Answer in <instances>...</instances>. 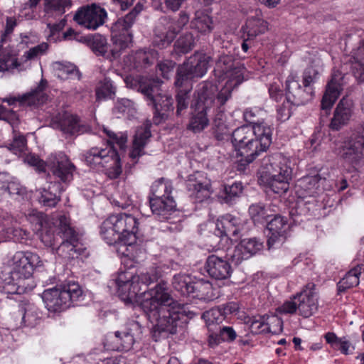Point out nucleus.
I'll return each mask as SVG.
<instances>
[{
  "label": "nucleus",
  "mask_w": 364,
  "mask_h": 364,
  "mask_svg": "<svg viewBox=\"0 0 364 364\" xmlns=\"http://www.w3.org/2000/svg\"><path fill=\"white\" fill-rule=\"evenodd\" d=\"M100 234L109 245L122 244V238L112 221L111 216L105 219L100 225Z\"/></svg>",
  "instance_id": "obj_38"
},
{
  "label": "nucleus",
  "mask_w": 364,
  "mask_h": 364,
  "mask_svg": "<svg viewBox=\"0 0 364 364\" xmlns=\"http://www.w3.org/2000/svg\"><path fill=\"white\" fill-rule=\"evenodd\" d=\"M150 124H146L138 127L134 136L132 149L129 153L130 158L136 162V159L143 156L145 152L144 149L151 136Z\"/></svg>",
  "instance_id": "obj_30"
},
{
  "label": "nucleus",
  "mask_w": 364,
  "mask_h": 364,
  "mask_svg": "<svg viewBox=\"0 0 364 364\" xmlns=\"http://www.w3.org/2000/svg\"><path fill=\"white\" fill-rule=\"evenodd\" d=\"M20 103L29 107H38L43 105L48 100V96L40 89H36L31 92L19 96Z\"/></svg>",
  "instance_id": "obj_43"
},
{
  "label": "nucleus",
  "mask_w": 364,
  "mask_h": 364,
  "mask_svg": "<svg viewBox=\"0 0 364 364\" xmlns=\"http://www.w3.org/2000/svg\"><path fill=\"white\" fill-rule=\"evenodd\" d=\"M143 4L137 3L136 6L124 17L119 18L112 26V42L113 47L107 51L105 37L95 35L89 41L91 50L109 61L119 58L122 50L128 48L132 43V33L130 28L134 24L136 16L143 10Z\"/></svg>",
  "instance_id": "obj_2"
},
{
  "label": "nucleus",
  "mask_w": 364,
  "mask_h": 364,
  "mask_svg": "<svg viewBox=\"0 0 364 364\" xmlns=\"http://www.w3.org/2000/svg\"><path fill=\"white\" fill-rule=\"evenodd\" d=\"M363 270V264H358L350 269L337 284L338 293H343L347 289L358 286L360 276Z\"/></svg>",
  "instance_id": "obj_37"
},
{
  "label": "nucleus",
  "mask_w": 364,
  "mask_h": 364,
  "mask_svg": "<svg viewBox=\"0 0 364 364\" xmlns=\"http://www.w3.org/2000/svg\"><path fill=\"white\" fill-rule=\"evenodd\" d=\"M137 278L134 277V280L129 283L122 284L117 287V292L120 299L126 303L140 302L144 299V294L149 291L141 288L137 283Z\"/></svg>",
  "instance_id": "obj_29"
},
{
  "label": "nucleus",
  "mask_w": 364,
  "mask_h": 364,
  "mask_svg": "<svg viewBox=\"0 0 364 364\" xmlns=\"http://www.w3.org/2000/svg\"><path fill=\"white\" fill-rule=\"evenodd\" d=\"M104 132L109 137L108 144L104 146H93L83 154L85 164L92 168H105L109 176L117 178L122 173L119 156L114 146L117 145L121 150L127 147L128 136L125 132L114 133L105 128Z\"/></svg>",
  "instance_id": "obj_3"
},
{
  "label": "nucleus",
  "mask_w": 364,
  "mask_h": 364,
  "mask_svg": "<svg viewBox=\"0 0 364 364\" xmlns=\"http://www.w3.org/2000/svg\"><path fill=\"white\" fill-rule=\"evenodd\" d=\"M136 112L134 102L128 99H121L117 101L113 108V113L122 116H133Z\"/></svg>",
  "instance_id": "obj_51"
},
{
  "label": "nucleus",
  "mask_w": 364,
  "mask_h": 364,
  "mask_svg": "<svg viewBox=\"0 0 364 364\" xmlns=\"http://www.w3.org/2000/svg\"><path fill=\"white\" fill-rule=\"evenodd\" d=\"M188 21L189 18L188 15L183 12H181L177 21L169 19L167 23V28L171 32H174V35L176 36L183 27L188 23Z\"/></svg>",
  "instance_id": "obj_58"
},
{
  "label": "nucleus",
  "mask_w": 364,
  "mask_h": 364,
  "mask_svg": "<svg viewBox=\"0 0 364 364\" xmlns=\"http://www.w3.org/2000/svg\"><path fill=\"white\" fill-rule=\"evenodd\" d=\"M32 306L28 305L24 309L22 321L24 326L33 327L36 324L38 315Z\"/></svg>",
  "instance_id": "obj_60"
},
{
  "label": "nucleus",
  "mask_w": 364,
  "mask_h": 364,
  "mask_svg": "<svg viewBox=\"0 0 364 364\" xmlns=\"http://www.w3.org/2000/svg\"><path fill=\"white\" fill-rule=\"evenodd\" d=\"M243 191V186L241 182H235L232 185H225L223 188L222 196L224 203L232 205L240 198Z\"/></svg>",
  "instance_id": "obj_44"
},
{
  "label": "nucleus",
  "mask_w": 364,
  "mask_h": 364,
  "mask_svg": "<svg viewBox=\"0 0 364 364\" xmlns=\"http://www.w3.org/2000/svg\"><path fill=\"white\" fill-rule=\"evenodd\" d=\"M53 125L66 136L82 134L91 130L90 127L82 123L77 115L66 112L55 117Z\"/></svg>",
  "instance_id": "obj_21"
},
{
  "label": "nucleus",
  "mask_w": 364,
  "mask_h": 364,
  "mask_svg": "<svg viewBox=\"0 0 364 364\" xmlns=\"http://www.w3.org/2000/svg\"><path fill=\"white\" fill-rule=\"evenodd\" d=\"M107 14L105 9L93 4L91 6L81 7L75 13L73 19L87 29L96 30L102 26Z\"/></svg>",
  "instance_id": "obj_18"
},
{
  "label": "nucleus",
  "mask_w": 364,
  "mask_h": 364,
  "mask_svg": "<svg viewBox=\"0 0 364 364\" xmlns=\"http://www.w3.org/2000/svg\"><path fill=\"white\" fill-rule=\"evenodd\" d=\"M172 189L171 181L164 178L156 181L151 187L150 208L159 221H168L170 223H174L179 220H175L178 213L176 209V202L171 196Z\"/></svg>",
  "instance_id": "obj_7"
},
{
  "label": "nucleus",
  "mask_w": 364,
  "mask_h": 364,
  "mask_svg": "<svg viewBox=\"0 0 364 364\" xmlns=\"http://www.w3.org/2000/svg\"><path fill=\"white\" fill-rule=\"evenodd\" d=\"M157 58V51L152 48H143L131 50L123 57L122 67L125 71L142 72L151 66Z\"/></svg>",
  "instance_id": "obj_17"
},
{
  "label": "nucleus",
  "mask_w": 364,
  "mask_h": 364,
  "mask_svg": "<svg viewBox=\"0 0 364 364\" xmlns=\"http://www.w3.org/2000/svg\"><path fill=\"white\" fill-rule=\"evenodd\" d=\"M321 179L318 174L301 178L296 183L297 192L303 197L314 196L317 193Z\"/></svg>",
  "instance_id": "obj_34"
},
{
  "label": "nucleus",
  "mask_w": 364,
  "mask_h": 364,
  "mask_svg": "<svg viewBox=\"0 0 364 364\" xmlns=\"http://www.w3.org/2000/svg\"><path fill=\"white\" fill-rule=\"evenodd\" d=\"M46 164L48 176L56 180L54 183L68 184L73 181L75 166L63 152L51 154L46 159Z\"/></svg>",
  "instance_id": "obj_13"
},
{
  "label": "nucleus",
  "mask_w": 364,
  "mask_h": 364,
  "mask_svg": "<svg viewBox=\"0 0 364 364\" xmlns=\"http://www.w3.org/2000/svg\"><path fill=\"white\" fill-rule=\"evenodd\" d=\"M112 221L121 235L122 244L131 246L136 242V234L138 230V221L130 214L119 213L110 215Z\"/></svg>",
  "instance_id": "obj_20"
},
{
  "label": "nucleus",
  "mask_w": 364,
  "mask_h": 364,
  "mask_svg": "<svg viewBox=\"0 0 364 364\" xmlns=\"http://www.w3.org/2000/svg\"><path fill=\"white\" fill-rule=\"evenodd\" d=\"M269 230L267 245L269 248L272 247L277 243L282 242L287 237L289 225L287 218L276 214L267 224Z\"/></svg>",
  "instance_id": "obj_27"
},
{
  "label": "nucleus",
  "mask_w": 364,
  "mask_h": 364,
  "mask_svg": "<svg viewBox=\"0 0 364 364\" xmlns=\"http://www.w3.org/2000/svg\"><path fill=\"white\" fill-rule=\"evenodd\" d=\"M229 252L223 256L221 254H213L209 255L205 263V269L208 275L217 280H223L229 278L232 269L229 263Z\"/></svg>",
  "instance_id": "obj_22"
},
{
  "label": "nucleus",
  "mask_w": 364,
  "mask_h": 364,
  "mask_svg": "<svg viewBox=\"0 0 364 364\" xmlns=\"http://www.w3.org/2000/svg\"><path fill=\"white\" fill-rule=\"evenodd\" d=\"M15 154H21L27 149V139L17 130L13 131V140L6 146Z\"/></svg>",
  "instance_id": "obj_48"
},
{
  "label": "nucleus",
  "mask_w": 364,
  "mask_h": 364,
  "mask_svg": "<svg viewBox=\"0 0 364 364\" xmlns=\"http://www.w3.org/2000/svg\"><path fill=\"white\" fill-rule=\"evenodd\" d=\"M58 235L63 239L56 248V253L61 257L70 259L77 257L82 252L83 248L79 242L78 233L70 225V220L65 215H60L56 220Z\"/></svg>",
  "instance_id": "obj_9"
},
{
  "label": "nucleus",
  "mask_w": 364,
  "mask_h": 364,
  "mask_svg": "<svg viewBox=\"0 0 364 364\" xmlns=\"http://www.w3.org/2000/svg\"><path fill=\"white\" fill-rule=\"evenodd\" d=\"M195 111L191 118L188 129L194 133L202 132L209 124V119L208 117L210 108L203 107L198 108V105H195Z\"/></svg>",
  "instance_id": "obj_36"
},
{
  "label": "nucleus",
  "mask_w": 364,
  "mask_h": 364,
  "mask_svg": "<svg viewBox=\"0 0 364 364\" xmlns=\"http://www.w3.org/2000/svg\"><path fill=\"white\" fill-rule=\"evenodd\" d=\"M244 70L245 68L235 64L232 55L223 54L216 60L213 72L220 79L228 78L225 86L232 90L243 81Z\"/></svg>",
  "instance_id": "obj_14"
},
{
  "label": "nucleus",
  "mask_w": 364,
  "mask_h": 364,
  "mask_svg": "<svg viewBox=\"0 0 364 364\" xmlns=\"http://www.w3.org/2000/svg\"><path fill=\"white\" fill-rule=\"evenodd\" d=\"M213 134L218 141H223L229 135V128L225 122H221L220 120L213 122Z\"/></svg>",
  "instance_id": "obj_59"
},
{
  "label": "nucleus",
  "mask_w": 364,
  "mask_h": 364,
  "mask_svg": "<svg viewBox=\"0 0 364 364\" xmlns=\"http://www.w3.org/2000/svg\"><path fill=\"white\" fill-rule=\"evenodd\" d=\"M343 77L339 71L333 72L331 79L326 85V92L321 103V109L324 111L326 114L343 90Z\"/></svg>",
  "instance_id": "obj_26"
},
{
  "label": "nucleus",
  "mask_w": 364,
  "mask_h": 364,
  "mask_svg": "<svg viewBox=\"0 0 364 364\" xmlns=\"http://www.w3.org/2000/svg\"><path fill=\"white\" fill-rule=\"evenodd\" d=\"M268 316H263L258 318L254 317L249 318L247 323L250 324V328L252 333L259 334L262 333L272 332L269 323L267 321Z\"/></svg>",
  "instance_id": "obj_50"
},
{
  "label": "nucleus",
  "mask_w": 364,
  "mask_h": 364,
  "mask_svg": "<svg viewBox=\"0 0 364 364\" xmlns=\"http://www.w3.org/2000/svg\"><path fill=\"white\" fill-rule=\"evenodd\" d=\"M186 187L189 196L196 202H203L213 193L210 180L201 171L189 175L186 180Z\"/></svg>",
  "instance_id": "obj_19"
},
{
  "label": "nucleus",
  "mask_w": 364,
  "mask_h": 364,
  "mask_svg": "<svg viewBox=\"0 0 364 364\" xmlns=\"http://www.w3.org/2000/svg\"><path fill=\"white\" fill-rule=\"evenodd\" d=\"M261 168L259 181L267 192L282 196L289 191L292 169L280 154L264 157Z\"/></svg>",
  "instance_id": "obj_4"
},
{
  "label": "nucleus",
  "mask_w": 364,
  "mask_h": 364,
  "mask_svg": "<svg viewBox=\"0 0 364 364\" xmlns=\"http://www.w3.org/2000/svg\"><path fill=\"white\" fill-rule=\"evenodd\" d=\"M14 270L11 272L10 281H3L0 278V292L14 294L18 291L20 287H23L25 280L29 279L33 270L41 267L43 262L40 257L31 252H17L13 257Z\"/></svg>",
  "instance_id": "obj_6"
},
{
  "label": "nucleus",
  "mask_w": 364,
  "mask_h": 364,
  "mask_svg": "<svg viewBox=\"0 0 364 364\" xmlns=\"http://www.w3.org/2000/svg\"><path fill=\"white\" fill-rule=\"evenodd\" d=\"M161 82L156 80L154 90L151 91L150 96L146 98L154 109L153 121L156 124H160L167 119L170 113L173 112V99L167 93L159 92Z\"/></svg>",
  "instance_id": "obj_16"
},
{
  "label": "nucleus",
  "mask_w": 364,
  "mask_h": 364,
  "mask_svg": "<svg viewBox=\"0 0 364 364\" xmlns=\"http://www.w3.org/2000/svg\"><path fill=\"white\" fill-rule=\"evenodd\" d=\"M269 208H267L262 203L252 204L249 207L250 216L255 223H266L269 218L272 217V214L269 213Z\"/></svg>",
  "instance_id": "obj_42"
},
{
  "label": "nucleus",
  "mask_w": 364,
  "mask_h": 364,
  "mask_svg": "<svg viewBox=\"0 0 364 364\" xmlns=\"http://www.w3.org/2000/svg\"><path fill=\"white\" fill-rule=\"evenodd\" d=\"M318 72L314 68H307L303 73L304 87H313L318 78Z\"/></svg>",
  "instance_id": "obj_63"
},
{
  "label": "nucleus",
  "mask_w": 364,
  "mask_h": 364,
  "mask_svg": "<svg viewBox=\"0 0 364 364\" xmlns=\"http://www.w3.org/2000/svg\"><path fill=\"white\" fill-rule=\"evenodd\" d=\"M6 193H8L14 199L23 198L26 195V188L22 186L18 182L12 181L11 179L7 187Z\"/></svg>",
  "instance_id": "obj_61"
},
{
  "label": "nucleus",
  "mask_w": 364,
  "mask_h": 364,
  "mask_svg": "<svg viewBox=\"0 0 364 364\" xmlns=\"http://www.w3.org/2000/svg\"><path fill=\"white\" fill-rule=\"evenodd\" d=\"M53 67L58 72V77H63L64 74L70 75L78 73L76 66L70 63L55 62Z\"/></svg>",
  "instance_id": "obj_57"
},
{
  "label": "nucleus",
  "mask_w": 364,
  "mask_h": 364,
  "mask_svg": "<svg viewBox=\"0 0 364 364\" xmlns=\"http://www.w3.org/2000/svg\"><path fill=\"white\" fill-rule=\"evenodd\" d=\"M73 5L72 0H45L44 10L46 13L62 15Z\"/></svg>",
  "instance_id": "obj_46"
},
{
  "label": "nucleus",
  "mask_w": 364,
  "mask_h": 364,
  "mask_svg": "<svg viewBox=\"0 0 364 364\" xmlns=\"http://www.w3.org/2000/svg\"><path fill=\"white\" fill-rule=\"evenodd\" d=\"M202 318L205 320L208 328L210 330H211V327H218V324L225 319L219 306L205 311Z\"/></svg>",
  "instance_id": "obj_49"
},
{
  "label": "nucleus",
  "mask_w": 364,
  "mask_h": 364,
  "mask_svg": "<svg viewBox=\"0 0 364 364\" xmlns=\"http://www.w3.org/2000/svg\"><path fill=\"white\" fill-rule=\"evenodd\" d=\"M361 136L351 137L344 142H334L332 149L340 156L346 163L353 166H357L363 158L364 152V123L363 124Z\"/></svg>",
  "instance_id": "obj_15"
},
{
  "label": "nucleus",
  "mask_w": 364,
  "mask_h": 364,
  "mask_svg": "<svg viewBox=\"0 0 364 364\" xmlns=\"http://www.w3.org/2000/svg\"><path fill=\"white\" fill-rule=\"evenodd\" d=\"M196 38L192 33L183 34L174 44L175 50L179 53H187L195 46Z\"/></svg>",
  "instance_id": "obj_47"
},
{
  "label": "nucleus",
  "mask_w": 364,
  "mask_h": 364,
  "mask_svg": "<svg viewBox=\"0 0 364 364\" xmlns=\"http://www.w3.org/2000/svg\"><path fill=\"white\" fill-rule=\"evenodd\" d=\"M156 80L150 79L144 76H136V77L129 75L124 79V82L128 87L134 89L142 93L144 97L150 96L151 91L154 90V83Z\"/></svg>",
  "instance_id": "obj_35"
},
{
  "label": "nucleus",
  "mask_w": 364,
  "mask_h": 364,
  "mask_svg": "<svg viewBox=\"0 0 364 364\" xmlns=\"http://www.w3.org/2000/svg\"><path fill=\"white\" fill-rule=\"evenodd\" d=\"M263 249V242L257 238H246L236 245L233 249L229 250V259L235 265L240 264L243 260L248 259Z\"/></svg>",
  "instance_id": "obj_23"
},
{
  "label": "nucleus",
  "mask_w": 364,
  "mask_h": 364,
  "mask_svg": "<svg viewBox=\"0 0 364 364\" xmlns=\"http://www.w3.org/2000/svg\"><path fill=\"white\" fill-rule=\"evenodd\" d=\"M315 287L314 283L309 282L300 293L294 296V299L298 301V311L304 318L311 316L318 309Z\"/></svg>",
  "instance_id": "obj_25"
},
{
  "label": "nucleus",
  "mask_w": 364,
  "mask_h": 364,
  "mask_svg": "<svg viewBox=\"0 0 364 364\" xmlns=\"http://www.w3.org/2000/svg\"><path fill=\"white\" fill-rule=\"evenodd\" d=\"M191 27L198 32L205 34L212 31L213 21L208 15L197 11L195 18L191 21Z\"/></svg>",
  "instance_id": "obj_45"
},
{
  "label": "nucleus",
  "mask_w": 364,
  "mask_h": 364,
  "mask_svg": "<svg viewBox=\"0 0 364 364\" xmlns=\"http://www.w3.org/2000/svg\"><path fill=\"white\" fill-rule=\"evenodd\" d=\"M252 154L248 153H238L237 152V156H240L241 159L236 162V168L237 171L240 172H245L247 169V167L252 163L260 154L261 153H253L252 158L250 155Z\"/></svg>",
  "instance_id": "obj_56"
},
{
  "label": "nucleus",
  "mask_w": 364,
  "mask_h": 364,
  "mask_svg": "<svg viewBox=\"0 0 364 364\" xmlns=\"http://www.w3.org/2000/svg\"><path fill=\"white\" fill-rule=\"evenodd\" d=\"M242 225L239 218L230 214L223 215L216 221L214 235L217 237L236 236L239 234Z\"/></svg>",
  "instance_id": "obj_28"
},
{
  "label": "nucleus",
  "mask_w": 364,
  "mask_h": 364,
  "mask_svg": "<svg viewBox=\"0 0 364 364\" xmlns=\"http://www.w3.org/2000/svg\"><path fill=\"white\" fill-rule=\"evenodd\" d=\"M64 191L62 184L50 183L48 188L39 189V203L43 206L55 207L60 200V193Z\"/></svg>",
  "instance_id": "obj_32"
},
{
  "label": "nucleus",
  "mask_w": 364,
  "mask_h": 364,
  "mask_svg": "<svg viewBox=\"0 0 364 364\" xmlns=\"http://www.w3.org/2000/svg\"><path fill=\"white\" fill-rule=\"evenodd\" d=\"M272 130L268 124L243 125L232 132L231 143L238 153H262L272 144Z\"/></svg>",
  "instance_id": "obj_5"
},
{
  "label": "nucleus",
  "mask_w": 364,
  "mask_h": 364,
  "mask_svg": "<svg viewBox=\"0 0 364 364\" xmlns=\"http://www.w3.org/2000/svg\"><path fill=\"white\" fill-rule=\"evenodd\" d=\"M265 114V112L259 107L248 108L244 111L243 117L245 122L256 125L257 124H267L259 119Z\"/></svg>",
  "instance_id": "obj_53"
},
{
  "label": "nucleus",
  "mask_w": 364,
  "mask_h": 364,
  "mask_svg": "<svg viewBox=\"0 0 364 364\" xmlns=\"http://www.w3.org/2000/svg\"><path fill=\"white\" fill-rule=\"evenodd\" d=\"M144 296L141 309L156 331L174 334L178 327L195 316L187 305L174 301L165 282L157 284Z\"/></svg>",
  "instance_id": "obj_1"
},
{
  "label": "nucleus",
  "mask_w": 364,
  "mask_h": 364,
  "mask_svg": "<svg viewBox=\"0 0 364 364\" xmlns=\"http://www.w3.org/2000/svg\"><path fill=\"white\" fill-rule=\"evenodd\" d=\"M194 282L189 275L178 274L173 276L172 286L182 296H191V294H193V284Z\"/></svg>",
  "instance_id": "obj_41"
},
{
  "label": "nucleus",
  "mask_w": 364,
  "mask_h": 364,
  "mask_svg": "<svg viewBox=\"0 0 364 364\" xmlns=\"http://www.w3.org/2000/svg\"><path fill=\"white\" fill-rule=\"evenodd\" d=\"M286 97L294 105L299 106L306 104L314 96L313 87H301L296 76L290 75L286 80Z\"/></svg>",
  "instance_id": "obj_24"
},
{
  "label": "nucleus",
  "mask_w": 364,
  "mask_h": 364,
  "mask_svg": "<svg viewBox=\"0 0 364 364\" xmlns=\"http://www.w3.org/2000/svg\"><path fill=\"white\" fill-rule=\"evenodd\" d=\"M28 219L31 223L35 225V229L36 230H45V228L50 224L46 215L37 210H32V212L28 214Z\"/></svg>",
  "instance_id": "obj_54"
},
{
  "label": "nucleus",
  "mask_w": 364,
  "mask_h": 364,
  "mask_svg": "<svg viewBox=\"0 0 364 364\" xmlns=\"http://www.w3.org/2000/svg\"><path fill=\"white\" fill-rule=\"evenodd\" d=\"M292 105H294V104L291 102V101L288 100L287 97H286V101H284L282 105L277 109L278 119L280 121L284 122L291 117L292 113Z\"/></svg>",
  "instance_id": "obj_64"
},
{
  "label": "nucleus",
  "mask_w": 364,
  "mask_h": 364,
  "mask_svg": "<svg viewBox=\"0 0 364 364\" xmlns=\"http://www.w3.org/2000/svg\"><path fill=\"white\" fill-rule=\"evenodd\" d=\"M218 87L210 81H203L197 87L195 105L198 108H210L215 104L223 106L231 97V90L228 87L218 92Z\"/></svg>",
  "instance_id": "obj_12"
},
{
  "label": "nucleus",
  "mask_w": 364,
  "mask_h": 364,
  "mask_svg": "<svg viewBox=\"0 0 364 364\" xmlns=\"http://www.w3.org/2000/svg\"><path fill=\"white\" fill-rule=\"evenodd\" d=\"M351 117V109L348 102L343 98L338 104L333 117L330 124V128L333 130H339L346 124Z\"/></svg>",
  "instance_id": "obj_33"
},
{
  "label": "nucleus",
  "mask_w": 364,
  "mask_h": 364,
  "mask_svg": "<svg viewBox=\"0 0 364 364\" xmlns=\"http://www.w3.org/2000/svg\"><path fill=\"white\" fill-rule=\"evenodd\" d=\"M267 29V22L259 18H249L242 26V33L250 38H255L258 35L264 33Z\"/></svg>",
  "instance_id": "obj_40"
},
{
  "label": "nucleus",
  "mask_w": 364,
  "mask_h": 364,
  "mask_svg": "<svg viewBox=\"0 0 364 364\" xmlns=\"http://www.w3.org/2000/svg\"><path fill=\"white\" fill-rule=\"evenodd\" d=\"M193 294L191 297L200 300L211 301L217 296L214 293L212 284L208 281L200 279L195 281L193 284Z\"/></svg>",
  "instance_id": "obj_39"
},
{
  "label": "nucleus",
  "mask_w": 364,
  "mask_h": 364,
  "mask_svg": "<svg viewBox=\"0 0 364 364\" xmlns=\"http://www.w3.org/2000/svg\"><path fill=\"white\" fill-rule=\"evenodd\" d=\"M142 337V327L136 321L127 323L124 328L107 336L108 348L112 350L128 351Z\"/></svg>",
  "instance_id": "obj_11"
},
{
  "label": "nucleus",
  "mask_w": 364,
  "mask_h": 364,
  "mask_svg": "<svg viewBox=\"0 0 364 364\" xmlns=\"http://www.w3.org/2000/svg\"><path fill=\"white\" fill-rule=\"evenodd\" d=\"M174 32H171L169 29L166 33H156L153 43L159 48L167 47L175 38Z\"/></svg>",
  "instance_id": "obj_55"
},
{
  "label": "nucleus",
  "mask_w": 364,
  "mask_h": 364,
  "mask_svg": "<svg viewBox=\"0 0 364 364\" xmlns=\"http://www.w3.org/2000/svg\"><path fill=\"white\" fill-rule=\"evenodd\" d=\"M211 57L205 53L196 52L187 61L178 67L175 80V85L182 87L193 78L202 77L209 67Z\"/></svg>",
  "instance_id": "obj_10"
},
{
  "label": "nucleus",
  "mask_w": 364,
  "mask_h": 364,
  "mask_svg": "<svg viewBox=\"0 0 364 364\" xmlns=\"http://www.w3.org/2000/svg\"><path fill=\"white\" fill-rule=\"evenodd\" d=\"M115 87L109 77H105L101 82V85L96 91L97 99L111 98L115 94Z\"/></svg>",
  "instance_id": "obj_52"
},
{
  "label": "nucleus",
  "mask_w": 364,
  "mask_h": 364,
  "mask_svg": "<svg viewBox=\"0 0 364 364\" xmlns=\"http://www.w3.org/2000/svg\"><path fill=\"white\" fill-rule=\"evenodd\" d=\"M188 90H181L178 92L176 95L177 109L176 114L180 116L181 112L186 109L188 106Z\"/></svg>",
  "instance_id": "obj_62"
},
{
  "label": "nucleus",
  "mask_w": 364,
  "mask_h": 364,
  "mask_svg": "<svg viewBox=\"0 0 364 364\" xmlns=\"http://www.w3.org/2000/svg\"><path fill=\"white\" fill-rule=\"evenodd\" d=\"M348 62L354 76L360 81H364V41L358 39L357 45L350 51Z\"/></svg>",
  "instance_id": "obj_31"
},
{
  "label": "nucleus",
  "mask_w": 364,
  "mask_h": 364,
  "mask_svg": "<svg viewBox=\"0 0 364 364\" xmlns=\"http://www.w3.org/2000/svg\"><path fill=\"white\" fill-rule=\"evenodd\" d=\"M82 295L78 284L68 282L44 290L42 298L49 311L61 312L70 307Z\"/></svg>",
  "instance_id": "obj_8"
}]
</instances>
